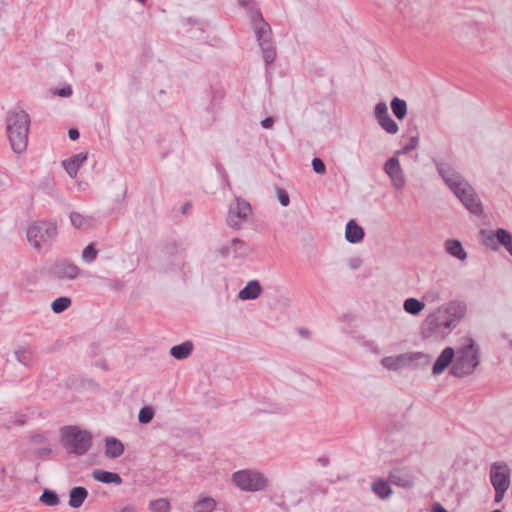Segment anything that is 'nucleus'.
I'll return each instance as SVG.
<instances>
[{
    "label": "nucleus",
    "mask_w": 512,
    "mask_h": 512,
    "mask_svg": "<svg viewBox=\"0 0 512 512\" xmlns=\"http://www.w3.org/2000/svg\"><path fill=\"white\" fill-rule=\"evenodd\" d=\"M466 312L467 306L463 301H449L427 315L421 326V334L424 338L443 337L458 326Z\"/></svg>",
    "instance_id": "1"
},
{
    "label": "nucleus",
    "mask_w": 512,
    "mask_h": 512,
    "mask_svg": "<svg viewBox=\"0 0 512 512\" xmlns=\"http://www.w3.org/2000/svg\"><path fill=\"white\" fill-rule=\"evenodd\" d=\"M437 171L453 194L461 201L467 210L474 215L483 212L482 203L478 199L473 187L463 176L448 163H438Z\"/></svg>",
    "instance_id": "2"
},
{
    "label": "nucleus",
    "mask_w": 512,
    "mask_h": 512,
    "mask_svg": "<svg viewBox=\"0 0 512 512\" xmlns=\"http://www.w3.org/2000/svg\"><path fill=\"white\" fill-rule=\"evenodd\" d=\"M237 1L241 7L248 11L266 65L272 64L276 58V50L270 25L264 20L260 9L256 7L255 0Z\"/></svg>",
    "instance_id": "3"
},
{
    "label": "nucleus",
    "mask_w": 512,
    "mask_h": 512,
    "mask_svg": "<svg viewBox=\"0 0 512 512\" xmlns=\"http://www.w3.org/2000/svg\"><path fill=\"white\" fill-rule=\"evenodd\" d=\"M30 123L29 114L19 107L6 115V134L12 150L17 154L27 149Z\"/></svg>",
    "instance_id": "4"
},
{
    "label": "nucleus",
    "mask_w": 512,
    "mask_h": 512,
    "mask_svg": "<svg viewBox=\"0 0 512 512\" xmlns=\"http://www.w3.org/2000/svg\"><path fill=\"white\" fill-rule=\"evenodd\" d=\"M60 442L68 454L85 455L92 446V434L76 425L60 428Z\"/></svg>",
    "instance_id": "5"
},
{
    "label": "nucleus",
    "mask_w": 512,
    "mask_h": 512,
    "mask_svg": "<svg viewBox=\"0 0 512 512\" xmlns=\"http://www.w3.org/2000/svg\"><path fill=\"white\" fill-rule=\"evenodd\" d=\"M455 355L456 357L450 370V374L455 377L462 378L468 376L479 365V347L473 340H470L469 344L461 347Z\"/></svg>",
    "instance_id": "6"
},
{
    "label": "nucleus",
    "mask_w": 512,
    "mask_h": 512,
    "mask_svg": "<svg viewBox=\"0 0 512 512\" xmlns=\"http://www.w3.org/2000/svg\"><path fill=\"white\" fill-rule=\"evenodd\" d=\"M26 236L35 249L50 248L57 237V226L51 221H36L28 227Z\"/></svg>",
    "instance_id": "7"
},
{
    "label": "nucleus",
    "mask_w": 512,
    "mask_h": 512,
    "mask_svg": "<svg viewBox=\"0 0 512 512\" xmlns=\"http://www.w3.org/2000/svg\"><path fill=\"white\" fill-rule=\"evenodd\" d=\"M431 357L422 352H406L396 356L382 358L381 364L388 370L397 371L403 368L417 369L429 365Z\"/></svg>",
    "instance_id": "8"
},
{
    "label": "nucleus",
    "mask_w": 512,
    "mask_h": 512,
    "mask_svg": "<svg viewBox=\"0 0 512 512\" xmlns=\"http://www.w3.org/2000/svg\"><path fill=\"white\" fill-rule=\"evenodd\" d=\"M235 485L242 491L257 492L266 489L268 480L264 474L251 470H240L232 476Z\"/></svg>",
    "instance_id": "9"
},
{
    "label": "nucleus",
    "mask_w": 512,
    "mask_h": 512,
    "mask_svg": "<svg viewBox=\"0 0 512 512\" xmlns=\"http://www.w3.org/2000/svg\"><path fill=\"white\" fill-rule=\"evenodd\" d=\"M251 215L252 207L250 203L241 197H235L234 202L229 207L227 224L229 227L239 230Z\"/></svg>",
    "instance_id": "10"
},
{
    "label": "nucleus",
    "mask_w": 512,
    "mask_h": 512,
    "mask_svg": "<svg viewBox=\"0 0 512 512\" xmlns=\"http://www.w3.org/2000/svg\"><path fill=\"white\" fill-rule=\"evenodd\" d=\"M482 241L485 246L492 250H497L502 245L512 256V234L503 228L495 232L491 230H481Z\"/></svg>",
    "instance_id": "11"
},
{
    "label": "nucleus",
    "mask_w": 512,
    "mask_h": 512,
    "mask_svg": "<svg viewBox=\"0 0 512 512\" xmlns=\"http://www.w3.org/2000/svg\"><path fill=\"white\" fill-rule=\"evenodd\" d=\"M252 251L250 245L239 238H233L227 245L221 246L218 250L223 258H245L250 255Z\"/></svg>",
    "instance_id": "12"
},
{
    "label": "nucleus",
    "mask_w": 512,
    "mask_h": 512,
    "mask_svg": "<svg viewBox=\"0 0 512 512\" xmlns=\"http://www.w3.org/2000/svg\"><path fill=\"white\" fill-rule=\"evenodd\" d=\"M79 274L80 268L67 260H58L50 268L51 277L57 280H74Z\"/></svg>",
    "instance_id": "13"
},
{
    "label": "nucleus",
    "mask_w": 512,
    "mask_h": 512,
    "mask_svg": "<svg viewBox=\"0 0 512 512\" xmlns=\"http://www.w3.org/2000/svg\"><path fill=\"white\" fill-rule=\"evenodd\" d=\"M384 171L390 177L393 187L397 190L402 189L406 184V177L400 165L398 156L390 157L384 164Z\"/></svg>",
    "instance_id": "14"
},
{
    "label": "nucleus",
    "mask_w": 512,
    "mask_h": 512,
    "mask_svg": "<svg viewBox=\"0 0 512 512\" xmlns=\"http://www.w3.org/2000/svg\"><path fill=\"white\" fill-rule=\"evenodd\" d=\"M374 117L378 125L388 134L394 135L399 131L398 124L391 118L385 102H379L374 108Z\"/></svg>",
    "instance_id": "15"
},
{
    "label": "nucleus",
    "mask_w": 512,
    "mask_h": 512,
    "mask_svg": "<svg viewBox=\"0 0 512 512\" xmlns=\"http://www.w3.org/2000/svg\"><path fill=\"white\" fill-rule=\"evenodd\" d=\"M490 481L493 488L508 489L510 486V469L507 464L493 463L490 467Z\"/></svg>",
    "instance_id": "16"
},
{
    "label": "nucleus",
    "mask_w": 512,
    "mask_h": 512,
    "mask_svg": "<svg viewBox=\"0 0 512 512\" xmlns=\"http://www.w3.org/2000/svg\"><path fill=\"white\" fill-rule=\"evenodd\" d=\"M454 356L455 351L452 347H446L443 349L433 365V375H440L442 372H444L446 368H448V366L452 363Z\"/></svg>",
    "instance_id": "17"
},
{
    "label": "nucleus",
    "mask_w": 512,
    "mask_h": 512,
    "mask_svg": "<svg viewBox=\"0 0 512 512\" xmlns=\"http://www.w3.org/2000/svg\"><path fill=\"white\" fill-rule=\"evenodd\" d=\"M389 480L396 486L410 488L414 485L413 475L402 469H393L389 474Z\"/></svg>",
    "instance_id": "18"
},
{
    "label": "nucleus",
    "mask_w": 512,
    "mask_h": 512,
    "mask_svg": "<svg viewBox=\"0 0 512 512\" xmlns=\"http://www.w3.org/2000/svg\"><path fill=\"white\" fill-rule=\"evenodd\" d=\"M87 155L85 153H78L63 161V167L71 178L77 176L79 168L86 161Z\"/></svg>",
    "instance_id": "19"
},
{
    "label": "nucleus",
    "mask_w": 512,
    "mask_h": 512,
    "mask_svg": "<svg viewBox=\"0 0 512 512\" xmlns=\"http://www.w3.org/2000/svg\"><path fill=\"white\" fill-rule=\"evenodd\" d=\"M345 238L349 243H359L364 238V230L354 220H350L346 225Z\"/></svg>",
    "instance_id": "20"
},
{
    "label": "nucleus",
    "mask_w": 512,
    "mask_h": 512,
    "mask_svg": "<svg viewBox=\"0 0 512 512\" xmlns=\"http://www.w3.org/2000/svg\"><path fill=\"white\" fill-rule=\"evenodd\" d=\"M124 452V445L123 443L114 438V437H108L105 440V455L108 458L115 459L120 457Z\"/></svg>",
    "instance_id": "21"
},
{
    "label": "nucleus",
    "mask_w": 512,
    "mask_h": 512,
    "mask_svg": "<svg viewBox=\"0 0 512 512\" xmlns=\"http://www.w3.org/2000/svg\"><path fill=\"white\" fill-rule=\"evenodd\" d=\"M261 291L260 283L257 280H251L240 290L238 297L241 300H254L260 296Z\"/></svg>",
    "instance_id": "22"
},
{
    "label": "nucleus",
    "mask_w": 512,
    "mask_h": 512,
    "mask_svg": "<svg viewBox=\"0 0 512 512\" xmlns=\"http://www.w3.org/2000/svg\"><path fill=\"white\" fill-rule=\"evenodd\" d=\"M92 477L95 480H97L101 483H105V484H115V485L122 484V478L116 472H110V471L98 469V470H94L92 472Z\"/></svg>",
    "instance_id": "23"
},
{
    "label": "nucleus",
    "mask_w": 512,
    "mask_h": 512,
    "mask_svg": "<svg viewBox=\"0 0 512 512\" xmlns=\"http://www.w3.org/2000/svg\"><path fill=\"white\" fill-rule=\"evenodd\" d=\"M88 496L86 488L77 486L70 490L69 493V506L72 508H79Z\"/></svg>",
    "instance_id": "24"
},
{
    "label": "nucleus",
    "mask_w": 512,
    "mask_h": 512,
    "mask_svg": "<svg viewBox=\"0 0 512 512\" xmlns=\"http://www.w3.org/2000/svg\"><path fill=\"white\" fill-rule=\"evenodd\" d=\"M193 351V344L191 341H185L179 345H175L170 349V355L177 359H186Z\"/></svg>",
    "instance_id": "25"
},
{
    "label": "nucleus",
    "mask_w": 512,
    "mask_h": 512,
    "mask_svg": "<svg viewBox=\"0 0 512 512\" xmlns=\"http://www.w3.org/2000/svg\"><path fill=\"white\" fill-rule=\"evenodd\" d=\"M445 249L447 253L458 258L459 260H465L467 258V253L462 247L460 241L455 239H449L445 242Z\"/></svg>",
    "instance_id": "26"
},
{
    "label": "nucleus",
    "mask_w": 512,
    "mask_h": 512,
    "mask_svg": "<svg viewBox=\"0 0 512 512\" xmlns=\"http://www.w3.org/2000/svg\"><path fill=\"white\" fill-rule=\"evenodd\" d=\"M37 188L53 198H58V190L54 180L50 176L43 177L37 184Z\"/></svg>",
    "instance_id": "27"
},
{
    "label": "nucleus",
    "mask_w": 512,
    "mask_h": 512,
    "mask_svg": "<svg viewBox=\"0 0 512 512\" xmlns=\"http://www.w3.org/2000/svg\"><path fill=\"white\" fill-rule=\"evenodd\" d=\"M371 490L380 499H386L392 493L389 483L381 479L372 483Z\"/></svg>",
    "instance_id": "28"
},
{
    "label": "nucleus",
    "mask_w": 512,
    "mask_h": 512,
    "mask_svg": "<svg viewBox=\"0 0 512 512\" xmlns=\"http://www.w3.org/2000/svg\"><path fill=\"white\" fill-rule=\"evenodd\" d=\"M390 106L394 116L397 119L402 120L407 115V103L405 100L394 97L391 100Z\"/></svg>",
    "instance_id": "29"
},
{
    "label": "nucleus",
    "mask_w": 512,
    "mask_h": 512,
    "mask_svg": "<svg viewBox=\"0 0 512 512\" xmlns=\"http://www.w3.org/2000/svg\"><path fill=\"white\" fill-rule=\"evenodd\" d=\"M425 307L424 302L416 298H407L403 303L405 312L413 316L418 315Z\"/></svg>",
    "instance_id": "30"
},
{
    "label": "nucleus",
    "mask_w": 512,
    "mask_h": 512,
    "mask_svg": "<svg viewBox=\"0 0 512 512\" xmlns=\"http://www.w3.org/2000/svg\"><path fill=\"white\" fill-rule=\"evenodd\" d=\"M216 501L212 497H203L193 505L195 512H212L216 508Z\"/></svg>",
    "instance_id": "31"
},
{
    "label": "nucleus",
    "mask_w": 512,
    "mask_h": 512,
    "mask_svg": "<svg viewBox=\"0 0 512 512\" xmlns=\"http://www.w3.org/2000/svg\"><path fill=\"white\" fill-rule=\"evenodd\" d=\"M69 217L71 224L77 229H86L91 226V217H85L78 212H71Z\"/></svg>",
    "instance_id": "32"
},
{
    "label": "nucleus",
    "mask_w": 512,
    "mask_h": 512,
    "mask_svg": "<svg viewBox=\"0 0 512 512\" xmlns=\"http://www.w3.org/2000/svg\"><path fill=\"white\" fill-rule=\"evenodd\" d=\"M40 502L46 506H56L59 504V497L55 491L44 489L40 496Z\"/></svg>",
    "instance_id": "33"
},
{
    "label": "nucleus",
    "mask_w": 512,
    "mask_h": 512,
    "mask_svg": "<svg viewBox=\"0 0 512 512\" xmlns=\"http://www.w3.org/2000/svg\"><path fill=\"white\" fill-rule=\"evenodd\" d=\"M443 299V292L437 287L428 289L423 295V300L427 303H437Z\"/></svg>",
    "instance_id": "34"
},
{
    "label": "nucleus",
    "mask_w": 512,
    "mask_h": 512,
    "mask_svg": "<svg viewBox=\"0 0 512 512\" xmlns=\"http://www.w3.org/2000/svg\"><path fill=\"white\" fill-rule=\"evenodd\" d=\"M71 303L72 301L69 297H59L52 302L51 309L54 313L59 314L68 309Z\"/></svg>",
    "instance_id": "35"
},
{
    "label": "nucleus",
    "mask_w": 512,
    "mask_h": 512,
    "mask_svg": "<svg viewBox=\"0 0 512 512\" xmlns=\"http://www.w3.org/2000/svg\"><path fill=\"white\" fill-rule=\"evenodd\" d=\"M152 512H170V503L167 499L159 498L150 502Z\"/></svg>",
    "instance_id": "36"
},
{
    "label": "nucleus",
    "mask_w": 512,
    "mask_h": 512,
    "mask_svg": "<svg viewBox=\"0 0 512 512\" xmlns=\"http://www.w3.org/2000/svg\"><path fill=\"white\" fill-rule=\"evenodd\" d=\"M419 144V137L418 136H412L409 139V142L404 145L401 149L397 150L395 152L396 156L408 154L412 150L416 149Z\"/></svg>",
    "instance_id": "37"
},
{
    "label": "nucleus",
    "mask_w": 512,
    "mask_h": 512,
    "mask_svg": "<svg viewBox=\"0 0 512 512\" xmlns=\"http://www.w3.org/2000/svg\"><path fill=\"white\" fill-rule=\"evenodd\" d=\"M153 416H154L153 409L149 406H145V407L141 408L139 411L138 421L141 424H148L152 421Z\"/></svg>",
    "instance_id": "38"
},
{
    "label": "nucleus",
    "mask_w": 512,
    "mask_h": 512,
    "mask_svg": "<svg viewBox=\"0 0 512 512\" xmlns=\"http://www.w3.org/2000/svg\"><path fill=\"white\" fill-rule=\"evenodd\" d=\"M98 251L95 249L93 244L87 245L83 252L82 258L86 263H92L97 257Z\"/></svg>",
    "instance_id": "39"
},
{
    "label": "nucleus",
    "mask_w": 512,
    "mask_h": 512,
    "mask_svg": "<svg viewBox=\"0 0 512 512\" xmlns=\"http://www.w3.org/2000/svg\"><path fill=\"white\" fill-rule=\"evenodd\" d=\"M15 356H16V359L23 365H28L30 360H31V356H30V353L25 350V349H18L15 351Z\"/></svg>",
    "instance_id": "40"
},
{
    "label": "nucleus",
    "mask_w": 512,
    "mask_h": 512,
    "mask_svg": "<svg viewBox=\"0 0 512 512\" xmlns=\"http://www.w3.org/2000/svg\"><path fill=\"white\" fill-rule=\"evenodd\" d=\"M312 168L314 172L317 174H324L326 172V166L324 162L322 161V159L317 157L313 158L312 160Z\"/></svg>",
    "instance_id": "41"
},
{
    "label": "nucleus",
    "mask_w": 512,
    "mask_h": 512,
    "mask_svg": "<svg viewBox=\"0 0 512 512\" xmlns=\"http://www.w3.org/2000/svg\"><path fill=\"white\" fill-rule=\"evenodd\" d=\"M26 424V418L24 415L20 416H12L8 423L6 424L7 428H10L11 426H23Z\"/></svg>",
    "instance_id": "42"
},
{
    "label": "nucleus",
    "mask_w": 512,
    "mask_h": 512,
    "mask_svg": "<svg viewBox=\"0 0 512 512\" xmlns=\"http://www.w3.org/2000/svg\"><path fill=\"white\" fill-rule=\"evenodd\" d=\"M277 194H278V200L281 203V205L288 206L290 203V198H289L288 193L284 189L279 188L277 190Z\"/></svg>",
    "instance_id": "43"
},
{
    "label": "nucleus",
    "mask_w": 512,
    "mask_h": 512,
    "mask_svg": "<svg viewBox=\"0 0 512 512\" xmlns=\"http://www.w3.org/2000/svg\"><path fill=\"white\" fill-rule=\"evenodd\" d=\"M31 443L42 444L47 442V437L42 433H35L30 436Z\"/></svg>",
    "instance_id": "44"
},
{
    "label": "nucleus",
    "mask_w": 512,
    "mask_h": 512,
    "mask_svg": "<svg viewBox=\"0 0 512 512\" xmlns=\"http://www.w3.org/2000/svg\"><path fill=\"white\" fill-rule=\"evenodd\" d=\"M347 265L351 270H357L362 265V260L359 257H352L348 260Z\"/></svg>",
    "instance_id": "45"
},
{
    "label": "nucleus",
    "mask_w": 512,
    "mask_h": 512,
    "mask_svg": "<svg viewBox=\"0 0 512 512\" xmlns=\"http://www.w3.org/2000/svg\"><path fill=\"white\" fill-rule=\"evenodd\" d=\"M55 94H57L60 97H69L72 95V88L70 85H66L63 88L56 90Z\"/></svg>",
    "instance_id": "46"
},
{
    "label": "nucleus",
    "mask_w": 512,
    "mask_h": 512,
    "mask_svg": "<svg viewBox=\"0 0 512 512\" xmlns=\"http://www.w3.org/2000/svg\"><path fill=\"white\" fill-rule=\"evenodd\" d=\"M52 452V449L48 446L46 447H40V448H37L35 451H34V454L37 456V457H45V456H48L50 455Z\"/></svg>",
    "instance_id": "47"
},
{
    "label": "nucleus",
    "mask_w": 512,
    "mask_h": 512,
    "mask_svg": "<svg viewBox=\"0 0 512 512\" xmlns=\"http://www.w3.org/2000/svg\"><path fill=\"white\" fill-rule=\"evenodd\" d=\"M494 490H495L494 502L496 504H498L503 500L504 495L508 489L494 488Z\"/></svg>",
    "instance_id": "48"
},
{
    "label": "nucleus",
    "mask_w": 512,
    "mask_h": 512,
    "mask_svg": "<svg viewBox=\"0 0 512 512\" xmlns=\"http://www.w3.org/2000/svg\"><path fill=\"white\" fill-rule=\"evenodd\" d=\"M274 118L273 117H266L264 120L261 121V126L265 129L272 128L274 124Z\"/></svg>",
    "instance_id": "49"
},
{
    "label": "nucleus",
    "mask_w": 512,
    "mask_h": 512,
    "mask_svg": "<svg viewBox=\"0 0 512 512\" xmlns=\"http://www.w3.org/2000/svg\"><path fill=\"white\" fill-rule=\"evenodd\" d=\"M68 136L71 140L75 141L79 138L80 133L76 128H71L68 131Z\"/></svg>",
    "instance_id": "50"
},
{
    "label": "nucleus",
    "mask_w": 512,
    "mask_h": 512,
    "mask_svg": "<svg viewBox=\"0 0 512 512\" xmlns=\"http://www.w3.org/2000/svg\"><path fill=\"white\" fill-rule=\"evenodd\" d=\"M6 179L7 175L0 170V190H3L6 187Z\"/></svg>",
    "instance_id": "51"
},
{
    "label": "nucleus",
    "mask_w": 512,
    "mask_h": 512,
    "mask_svg": "<svg viewBox=\"0 0 512 512\" xmlns=\"http://www.w3.org/2000/svg\"><path fill=\"white\" fill-rule=\"evenodd\" d=\"M431 512H448L440 503H435L432 506Z\"/></svg>",
    "instance_id": "52"
},
{
    "label": "nucleus",
    "mask_w": 512,
    "mask_h": 512,
    "mask_svg": "<svg viewBox=\"0 0 512 512\" xmlns=\"http://www.w3.org/2000/svg\"><path fill=\"white\" fill-rule=\"evenodd\" d=\"M192 205L190 202H186L183 204V206L181 207V212L182 214H187L189 212V210L191 209Z\"/></svg>",
    "instance_id": "53"
},
{
    "label": "nucleus",
    "mask_w": 512,
    "mask_h": 512,
    "mask_svg": "<svg viewBox=\"0 0 512 512\" xmlns=\"http://www.w3.org/2000/svg\"><path fill=\"white\" fill-rule=\"evenodd\" d=\"M318 462H319L322 466H327V465L329 464V459H328V457L322 456V457H319V458H318Z\"/></svg>",
    "instance_id": "54"
},
{
    "label": "nucleus",
    "mask_w": 512,
    "mask_h": 512,
    "mask_svg": "<svg viewBox=\"0 0 512 512\" xmlns=\"http://www.w3.org/2000/svg\"><path fill=\"white\" fill-rule=\"evenodd\" d=\"M119 512H136V510L132 506H126V507H123Z\"/></svg>",
    "instance_id": "55"
},
{
    "label": "nucleus",
    "mask_w": 512,
    "mask_h": 512,
    "mask_svg": "<svg viewBox=\"0 0 512 512\" xmlns=\"http://www.w3.org/2000/svg\"><path fill=\"white\" fill-rule=\"evenodd\" d=\"M95 68L98 72H100L102 70V65L100 63H96Z\"/></svg>",
    "instance_id": "56"
}]
</instances>
